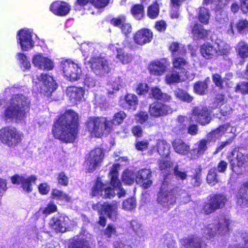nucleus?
Here are the masks:
<instances>
[{
  "label": "nucleus",
  "instance_id": "obj_12",
  "mask_svg": "<svg viewBox=\"0 0 248 248\" xmlns=\"http://www.w3.org/2000/svg\"><path fill=\"white\" fill-rule=\"evenodd\" d=\"M120 167L119 164H114L111 168L108 176L109 177V183L112 187L115 189H119L120 191L118 193V196L119 198L124 197L125 195V191L122 187L121 181L119 179L118 169Z\"/></svg>",
  "mask_w": 248,
  "mask_h": 248
},
{
  "label": "nucleus",
  "instance_id": "obj_41",
  "mask_svg": "<svg viewBox=\"0 0 248 248\" xmlns=\"http://www.w3.org/2000/svg\"><path fill=\"white\" fill-rule=\"evenodd\" d=\"M175 97L181 101L190 103L192 101L193 97L190 95L187 92L179 88L174 91Z\"/></svg>",
  "mask_w": 248,
  "mask_h": 248
},
{
  "label": "nucleus",
  "instance_id": "obj_39",
  "mask_svg": "<svg viewBox=\"0 0 248 248\" xmlns=\"http://www.w3.org/2000/svg\"><path fill=\"white\" fill-rule=\"evenodd\" d=\"M136 178V175L133 170L125 169L123 172L122 175V181L127 185H132L134 184Z\"/></svg>",
  "mask_w": 248,
  "mask_h": 248
},
{
  "label": "nucleus",
  "instance_id": "obj_34",
  "mask_svg": "<svg viewBox=\"0 0 248 248\" xmlns=\"http://www.w3.org/2000/svg\"><path fill=\"white\" fill-rule=\"evenodd\" d=\"M173 163L170 160H161L158 162L159 170L164 173L165 177L171 174L173 168Z\"/></svg>",
  "mask_w": 248,
  "mask_h": 248
},
{
  "label": "nucleus",
  "instance_id": "obj_31",
  "mask_svg": "<svg viewBox=\"0 0 248 248\" xmlns=\"http://www.w3.org/2000/svg\"><path fill=\"white\" fill-rule=\"evenodd\" d=\"M116 57L123 64L129 63L133 59L132 55L123 48L117 49Z\"/></svg>",
  "mask_w": 248,
  "mask_h": 248
},
{
  "label": "nucleus",
  "instance_id": "obj_61",
  "mask_svg": "<svg viewBox=\"0 0 248 248\" xmlns=\"http://www.w3.org/2000/svg\"><path fill=\"white\" fill-rule=\"evenodd\" d=\"M110 82H111L110 84L112 86V88L114 90H119L120 87H122L123 81L121 79L120 77L112 78Z\"/></svg>",
  "mask_w": 248,
  "mask_h": 248
},
{
  "label": "nucleus",
  "instance_id": "obj_9",
  "mask_svg": "<svg viewBox=\"0 0 248 248\" xmlns=\"http://www.w3.org/2000/svg\"><path fill=\"white\" fill-rule=\"evenodd\" d=\"M90 62L92 71L97 76L105 77L111 71L108 62L103 58H93Z\"/></svg>",
  "mask_w": 248,
  "mask_h": 248
},
{
  "label": "nucleus",
  "instance_id": "obj_64",
  "mask_svg": "<svg viewBox=\"0 0 248 248\" xmlns=\"http://www.w3.org/2000/svg\"><path fill=\"white\" fill-rule=\"evenodd\" d=\"M235 92H239L242 93H248V82L239 83L235 88Z\"/></svg>",
  "mask_w": 248,
  "mask_h": 248
},
{
  "label": "nucleus",
  "instance_id": "obj_35",
  "mask_svg": "<svg viewBox=\"0 0 248 248\" xmlns=\"http://www.w3.org/2000/svg\"><path fill=\"white\" fill-rule=\"evenodd\" d=\"M51 198L52 199L69 202L71 201V197L62 191L57 188L52 189L51 193Z\"/></svg>",
  "mask_w": 248,
  "mask_h": 248
},
{
  "label": "nucleus",
  "instance_id": "obj_22",
  "mask_svg": "<svg viewBox=\"0 0 248 248\" xmlns=\"http://www.w3.org/2000/svg\"><path fill=\"white\" fill-rule=\"evenodd\" d=\"M168 65L167 61L165 59H162L151 63L149 69L152 74L161 76L166 71Z\"/></svg>",
  "mask_w": 248,
  "mask_h": 248
},
{
  "label": "nucleus",
  "instance_id": "obj_33",
  "mask_svg": "<svg viewBox=\"0 0 248 248\" xmlns=\"http://www.w3.org/2000/svg\"><path fill=\"white\" fill-rule=\"evenodd\" d=\"M209 31L203 29V26L201 25L195 24L192 31V33L194 39L198 40L204 39L208 35Z\"/></svg>",
  "mask_w": 248,
  "mask_h": 248
},
{
  "label": "nucleus",
  "instance_id": "obj_42",
  "mask_svg": "<svg viewBox=\"0 0 248 248\" xmlns=\"http://www.w3.org/2000/svg\"><path fill=\"white\" fill-rule=\"evenodd\" d=\"M126 114L122 111L116 113L111 121H107V123H111L110 131L113 130L114 126L122 124L126 117Z\"/></svg>",
  "mask_w": 248,
  "mask_h": 248
},
{
  "label": "nucleus",
  "instance_id": "obj_38",
  "mask_svg": "<svg viewBox=\"0 0 248 248\" xmlns=\"http://www.w3.org/2000/svg\"><path fill=\"white\" fill-rule=\"evenodd\" d=\"M99 177H97L91 189V195L95 197L98 195H103V188L105 186Z\"/></svg>",
  "mask_w": 248,
  "mask_h": 248
},
{
  "label": "nucleus",
  "instance_id": "obj_18",
  "mask_svg": "<svg viewBox=\"0 0 248 248\" xmlns=\"http://www.w3.org/2000/svg\"><path fill=\"white\" fill-rule=\"evenodd\" d=\"M153 38V33L149 30L142 29L138 31L134 36V41L139 45L150 42Z\"/></svg>",
  "mask_w": 248,
  "mask_h": 248
},
{
  "label": "nucleus",
  "instance_id": "obj_11",
  "mask_svg": "<svg viewBox=\"0 0 248 248\" xmlns=\"http://www.w3.org/2000/svg\"><path fill=\"white\" fill-rule=\"evenodd\" d=\"M38 84L40 87V92L49 95L57 87L53 78L46 74H42L37 76Z\"/></svg>",
  "mask_w": 248,
  "mask_h": 248
},
{
  "label": "nucleus",
  "instance_id": "obj_29",
  "mask_svg": "<svg viewBox=\"0 0 248 248\" xmlns=\"http://www.w3.org/2000/svg\"><path fill=\"white\" fill-rule=\"evenodd\" d=\"M109 0H77L76 4V9L78 6H84L86 5L89 1H90L92 4L96 8L100 9L103 8L106 6Z\"/></svg>",
  "mask_w": 248,
  "mask_h": 248
},
{
  "label": "nucleus",
  "instance_id": "obj_16",
  "mask_svg": "<svg viewBox=\"0 0 248 248\" xmlns=\"http://www.w3.org/2000/svg\"><path fill=\"white\" fill-rule=\"evenodd\" d=\"M172 110L168 105L160 102L154 103L150 105L149 113L151 116L158 117L171 113Z\"/></svg>",
  "mask_w": 248,
  "mask_h": 248
},
{
  "label": "nucleus",
  "instance_id": "obj_30",
  "mask_svg": "<svg viewBox=\"0 0 248 248\" xmlns=\"http://www.w3.org/2000/svg\"><path fill=\"white\" fill-rule=\"evenodd\" d=\"M234 129L233 127H231L229 124H224L212 131L210 133V136L213 139H217L221 136L225 132L231 133L233 132Z\"/></svg>",
  "mask_w": 248,
  "mask_h": 248
},
{
  "label": "nucleus",
  "instance_id": "obj_54",
  "mask_svg": "<svg viewBox=\"0 0 248 248\" xmlns=\"http://www.w3.org/2000/svg\"><path fill=\"white\" fill-rule=\"evenodd\" d=\"M57 181L59 185L64 186H67L69 184V178L63 171L58 174Z\"/></svg>",
  "mask_w": 248,
  "mask_h": 248
},
{
  "label": "nucleus",
  "instance_id": "obj_5",
  "mask_svg": "<svg viewBox=\"0 0 248 248\" xmlns=\"http://www.w3.org/2000/svg\"><path fill=\"white\" fill-rule=\"evenodd\" d=\"M118 203L114 201L111 203L100 202L92 205L93 210L97 212L98 214H105L110 219L114 221L118 218Z\"/></svg>",
  "mask_w": 248,
  "mask_h": 248
},
{
  "label": "nucleus",
  "instance_id": "obj_36",
  "mask_svg": "<svg viewBox=\"0 0 248 248\" xmlns=\"http://www.w3.org/2000/svg\"><path fill=\"white\" fill-rule=\"evenodd\" d=\"M36 179L34 175H31L27 178L24 177L21 183L23 190L28 193H31L32 191V183H34Z\"/></svg>",
  "mask_w": 248,
  "mask_h": 248
},
{
  "label": "nucleus",
  "instance_id": "obj_26",
  "mask_svg": "<svg viewBox=\"0 0 248 248\" xmlns=\"http://www.w3.org/2000/svg\"><path fill=\"white\" fill-rule=\"evenodd\" d=\"M245 156H232L230 161L232 170L235 173H240V170L246 163Z\"/></svg>",
  "mask_w": 248,
  "mask_h": 248
},
{
  "label": "nucleus",
  "instance_id": "obj_17",
  "mask_svg": "<svg viewBox=\"0 0 248 248\" xmlns=\"http://www.w3.org/2000/svg\"><path fill=\"white\" fill-rule=\"evenodd\" d=\"M82 234L80 232L69 239L68 248H92L89 241L82 236Z\"/></svg>",
  "mask_w": 248,
  "mask_h": 248
},
{
  "label": "nucleus",
  "instance_id": "obj_10",
  "mask_svg": "<svg viewBox=\"0 0 248 248\" xmlns=\"http://www.w3.org/2000/svg\"><path fill=\"white\" fill-rule=\"evenodd\" d=\"M230 224L229 219L222 216L218 218L217 223L214 225L213 228L207 227L206 231L210 237H213L217 232L223 235L229 232Z\"/></svg>",
  "mask_w": 248,
  "mask_h": 248
},
{
  "label": "nucleus",
  "instance_id": "obj_21",
  "mask_svg": "<svg viewBox=\"0 0 248 248\" xmlns=\"http://www.w3.org/2000/svg\"><path fill=\"white\" fill-rule=\"evenodd\" d=\"M97 45L96 44L90 42L82 43L81 45V50L84 56L86 58L90 57V61L93 58L96 57L99 53L96 48Z\"/></svg>",
  "mask_w": 248,
  "mask_h": 248
},
{
  "label": "nucleus",
  "instance_id": "obj_4",
  "mask_svg": "<svg viewBox=\"0 0 248 248\" xmlns=\"http://www.w3.org/2000/svg\"><path fill=\"white\" fill-rule=\"evenodd\" d=\"M228 201L226 196L221 193H217L209 196L207 202L202 206V211L205 215H208L222 209L225 206Z\"/></svg>",
  "mask_w": 248,
  "mask_h": 248
},
{
  "label": "nucleus",
  "instance_id": "obj_25",
  "mask_svg": "<svg viewBox=\"0 0 248 248\" xmlns=\"http://www.w3.org/2000/svg\"><path fill=\"white\" fill-rule=\"evenodd\" d=\"M101 156H88L85 160L84 164L87 168L86 172H93L96 167L101 163L103 160Z\"/></svg>",
  "mask_w": 248,
  "mask_h": 248
},
{
  "label": "nucleus",
  "instance_id": "obj_47",
  "mask_svg": "<svg viewBox=\"0 0 248 248\" xmlns=\"http://www.w3.org/2000/svg\"><path fill=\"white\" fill-rule=\"evenodd\" d=\"M207 183L210 186H214L218 182L217 175L216 169H211L206 177Z\"/></svg>",
  "mask_w": 248,
  "mask_h": 248
},
{
  "label": "nucleus",
  "instance_id": "obj_57",
  "mask_svg": "<svg viewBox=\"0 0 248 248\" xmlns=\"http://www.w3.org/2000/svg\"><path fill=\"white\" fill-rule=\"evenodd\" d=\"M57 211V205L53 202H50L48 203L46 206L42 209V213L46 216H47L51 213L56 212Z\"/></svg>",
  "mask_w": 248,
  "mask_h": 248
},
{
  "label": "nucleus",
  "instance_id": "obj_52",
  "mask_svg": "<svg viewBox=\"0 0 248 248\" xmlns=\"http://www.w3.org/2000/svg\"><path fill=\"white\" fill-rule=\"evenodd\" d=\"M125 100L126 104L130 107L135 109L138 103L137 97L133 94H128L125 97Z\"/></svg>",
  "mask_w": 248,
  "mask_h": 248
},
{
  "label": "nucleus",
  "instance_id": "obj_46",
  "mask_svg": "<svg viewBox=\"0 0 248 248\" xmlns=\"http://www.w3.org/2000/svg\"><path fill=\"white\" fill-rule=\"evenodd\" d=\"M202 168L198 166L195 169L194 173L191 176V183L194 186H198L201 184Z\"/></svg>",
  "mask_w": 248,
  "mask_h": 248
},
{
  "label": "nucleus",
  "instance_id": "obj_3",
  "mask_svg": "<svg viewBox=\"0 0 248 248\" xmlns=\"http://www.w3.org/2000/svg\"><path fill=\"white\" fill-rule=\"evenodd\" d=\"M111 123H107L106 118L90 117L87 122L88 131L96 137H100L104 134L110 132Z\"/></svg>",
  "mask_w": 248,
  "mask_h": 248
},
{
  "label": "nucleus",
  "instance_id": "obj_8",
  "mask_svg": "<svg viewBox=\"0 0 248 248\" xmlns=\"http://www.w3.org/2000/svg\"><path fill=\"white\" fill-rule=\"evenodd\" d=\"M0 139L4 144L8 146H13L20 141L21 136L15 127H6L0 130Z\"/></svg>",
  "mask_w": 248,
  "mask_h": 248
},
{
  "label": "nucleus",
  "instance_id": "obj_32",
  "mask_svg": "<svg viewBox=\"0 0 248 248\" xmlns=\"http://www.w3.org/2000/svg\"><path fill=\"white\" fill-rule=\"evenodd\" d=\"M172 146L177 154H187L189 150V147L181 140L177 139L174 140Z\"/></svg>",
  "mask_w": 248,
  "mask_h": 248
},
{
  "label": "nucleus",
  "instance_id": "obj_20",
  "mask_svg": "<svg viewBox=\"0 0 248 248\" xmlns=\"http://www.w3.org/2000/svg\"><path fill=\"white\" fill-rule=\"evenodd\" d=\"M32 61L35 67L41 69L51 70L53 67V63L50 59L40 54L35 55Z\"/></svg>",
  "mask_w": 248,
  "mask_h": 248
},
{
  "label": "nucleus",
  "instance_id": "obj_50",
  "mask_svg": "<svg viewBox=\"0 0 248 248\" xmlns=\"http://www.w3.org/2000/svg\"><path fill=\"white\" fill-rule=\"evenodd\" d=\"M210 18L209 11L205 8H201L199 13V20L204 24H207Z\"/></svg>",
  "mask_w": 248,
  "mask_h": 248
},
{
  "label": "nucleus",
  "instance_id": "obj_24",
  "mask_svg": "<svg viewBox=\"0 0 248 248\" xmlns=\"http://www.w3.org/2000/svg\"><path fill=\"white\" fill-rule=\"evenodd\" d=\"M175 197L172 192L169 191H161L158 194L157 202L164 206L166 204H172L175 202Z\"/></svg>",
  "mask_w": 248,
  "mask_h": 248
},
{
  "label": "nucleus",
  "instance_id": "obj_53",
  "mask_svg": "<svg viewBox=\"0 0 248 248\" xmlns=\"http://www.w3.org/2000/svg\"><path fill=\"white\" fill-rule=\"evenodd\" d=\"M186 64V61L183 58H175L172 60L173 67L175 69H184Z\"/></svg>",
  "mask_w": 248,
  "mask_h": 248
},
{
  "label": "nucleus",
  "instance_id": "obj_51",
  "mask_svg": "<svg viewBox=\"0 0 248 248\" xmlns=\"http://www.w3.org/2000/svg\"><path fill=\"white\" fill-rule=\"evenodd\" d=\"M207 84L204 81H199L196 82L194 86V89L195 93L199 94H203L207 88Z\"/></svg>",
  "mask_w": 248,
  "mask_h": 248
},
{
  "label": "nucleus",
  "instance_id": "obj_49",
  "mask_svg": "<svg viewBox=\"0 0 248 248\" xmlns=\"http://www.w3.org/2000/svg\"><path fill=\"white\" fill-rule=\"evenodd\" d=\"M152 93L153 97L157 99L169 100L170 99V96L167 94L163 93L159 88L156 87L152 88Z\"/></svg>",
  "mask_w": 248,
  "mask_h": 248
},
{
  "label": "nucleus",
  "instance_id": "obj_60",
  "mask_svg": "<svg viewBox=\"0 0 248 248\" xmlns=\"http://www.w3.org/2000/svg\"><path fill=\"white\" fill-rule=\"evenodd\" d=\"M116 232L115 227L111 224H108L103 231V234L107 238H110L113 234Z\"/></svg>",
  "mask_w": 248,
  "mask_h": 248
},
{
  "label": "nucleus",
  "instance_id": "obj_23",
  "mask_svg": "<svg viewBox=\"0 0 248 248\" xmlns=\"http://www.w3.org/2000/svg\"><path fill=\"white\" fill-rule=\"evenodd\" d=\"M84 93V91L81 87H69L66 91V94L73 103L81 101Z\"/></svg>",
  "mask_w": 248,
  "mask_h": 248
},
{
  "label": "nucleus",
  "instance_id": "obj_62",
  "mask_svg": "<svg viewBox=\"0 0 248 248\" xmlns=\"http://www.w3.org/2000/svg\"><path fill=\"white\" fill-rule=\"evenodd\" d=\"M173 174L178 178L181 180H186L187 178V174L185 171H181L179 170V166L176 165L173 168Z\"/></svg>",
  "mask_w": 248,
  "mask_h": 248
},
{
  "label": "nucleus",
  "instance_id": "obj_56",
  "mask_svg": "<svg viewBox=\"0 0 248 248\" xmlns=\"http://www.w3.org/2000/svg\"><path fill=\"white\" fill-rule=\"evenodd\" d=\"M17 59L20 61L21 66L25 69H29L31 67L30 62L27 60V57L23 53H18L16 54Z\"/></svg>",
  "mask_w": 248,
  "mask_h": 248
},
{
  "label": "nucleus",
  "instance_id": "obj_2",
  "mask_svg": "<svg viewBox=\"0 0 248 248\" xmlns=\"http://www.w3.org/2000/svg\"><path fill=\"white\" fill-rule=\"evenodd\" d=\"M31 104L30 99L24 94L17 93L12 96L4 110L5 121L16 122L21 121L26 116Z\"/></svg>",
  "mask_w": 248,
  "mask_h": 248
},
{
  "label": "nucleus",
  "instance_id": "obj_14",
  "mask_svg": "<svg viewBox=\"0 0 248 248\" xmlns=\"http://www.w3.org/2000/svg\"><path fill=\"white\" fill-rule=\"evenodd\" d=\"M235 197L238 205L242 207H248V180L240 184Z\"/></svg>",
  "mask_w": 248,
  "mask_h": 248
},
{
  "label": "nucleus",
  "instance_id": "obj_43",
  "mask_svg": "<svg viewBox=\"0 0 248 248\" xmlns=\"http://www.w3.org/2000/svg\"><path fill=\"white\" fill-rule=\"evenodd\" d=\"M181 81L179 73L175 70L167 74L165 76V82L168 85L174 84Z\"/></svg>",
  "mask_w": 248,
  "mask_h": 248
},
{
  "label": "nucleus",
  "instance_id": "obj_58",
  "mask_svg": "<svg viewBox=\"0 0 248 248\" xmlns=\"http://www.w3.org/2000/svg\"><path fill=\"white\" fill-rule=\"evenodd\" d=\"M115 188L111 187L110 186H104L103 188L104 194L103 195H101L104 199H111L113 198L115 195Z\"/></svg>",
  "mask_w": 248,
  "mask_h": 248
},
{
  "label": "nucleus",
  "instance_id": "obj_40",
  "mask_svg": "<svg viewBox=\"0 0 248 248\" xmlns=\"http://www.w3.org/2000/svg\"><path fill=\"white\" fill-rule=\"evenodd\" d=\"M217 56L227 55L230 53L231 46L225 42L218 40L216 42Z\"/></svg>",
  "mask_w": 248,
  "mask_h": 248
},
{
  "label": "nucleus",
  "instance_id": "obj_28",
  "mask_svg": "<svg viewBox=\"0 0 248 248\" xmlns=\"http://www.w3.org/2000/svg\"><path fill=\"white\" fill-rule=\"evenodd\" d=\"M180 242L185 248H201L202 247L201 241L194 236L183 238L180 240Z\"/></svg>",
  "mask_w": 248,
  "mask_h": 248
},
{
  "label": "nucleus",
  "instance_id": "obj_6",
  "mask_svg": "<svg viewBox=\"0 0 248 248\" xmlns=\"http://www.w3.org/2000/svg\"><path fill=\"white\" fill-rule=\"evenodd\" d=\"M60 67L63 75L70 81L78 80L81 76V70L77 63L70 60H63L61 62Z\"/></svg>",
  "mask_w": 248,
  "mask_h": 248
},
{
  "label": "nucleus",
  "instance_id": "obj_1",
  "mask_svg": "<svg viewBox=\"0 0 248 248\" xmlns=\"http://www.w3.org/2000/svg\"><path fill=\"white\" fill-rule=\"evenodd\" d=\"M78 119V114L71 110L62 115L53 126L55 138L65 142H73L77 134Z\"/></svg>",
  "mask_w": 248,
  "mask_h": 248
},
{
  "label": "nucleus",
  "instance_id": "obj_13",
  "mask_svg": "<svg viewBox=\"0 0 248 248\" xmlns=\"http://www.w3.org/2000/svg\"><path fill=\"white\" fill-rule=\"evenodd\" d=\"M17 42L20 44L23 51H27L34 46V42L32 39L31 32L28 30H21L17 34Z\"/></svg>",
  "mask_w": 248,
  "mask_h": 248
},
{
  "label": "nucleus",
  "instance_id": "obj_27",
  "mask_svg": "<svg viewBox=\"0 0 248 248\" xmlns=\"http://www.w3.org/2000/svg\"><path fill=\"white\" fill-rule=\"evenodd\" d=\"M200 52L202 55L207 59H211L217 56V48L209 43L202 45Z\"/></svg>",
  "mask_w": 248,
  "mask_h": 248
},
{
  "label": "nucleus",
  "instance_id": "obj_48",
  "mask_svg": "<svg viewBox=\"0 0 248 248\" xmlns=\"http://www.w3.org/2000/svg\"><path fill=\"white\" fill-rule=\"evenodd\" d=\"M131 12L135 18L140 20L144 15L143 6L141 4H136L132 8Z\"/></svg>",
  "mask_w": 248,
  "mask_h": 248
},
{
  "label": "nucleus",
  "instance_id": "obj_63",
  "mask_svg": "<svg viewBox=\"0 0 248 248\" xmlns=\"http://www.w3.org/2000/svg\"><path fill=\"white\" fill-rule=\"evenodd\" d=\"M38 190L41 195H47L50 190V186L46 183H41L38 186Z\"/></svg>",
  "mask_w": 248,
  "mask_h": 248
},
{
  "label": "nucleus",
  "instance_id": "obj_19",
  "mask_svg": "<svg viewBox=\"0 0 248 248\" xmlns=\"http://www.w3.org/2000/svg\"><path fill=\"white\" fill-rule=\"evenodd\" d=\"M50 9L56 15L64 16L69 13L70 7L66 2L57 1L50 5Z\"/></svg>",
  "mask_w": 248,
  "mask_h": 248
},
{
  "label": "nucleus",
  "instance_id": "obj_7",
  "mask_svg": "<svg viewBox=\"0 0 248 248\" xmlns=\"http://www.w3.org/2000/svg\"><path fill=\"white\" fill-rule=\"evenodd\" d=\"M211 110L206 107H194L189 117L191 122H196L202 125L208 124L211 120Z\"/></svg>",
  "mask_w": 248,
  "mask_h": 248
},
{
  "label": "nucleus",
  "instance_id": "obj_44",
  "mask_svg": "<svg viewBox=\"0 0 248 248\" xmlns=\"http://www.w3.org/2000/svg\"><path fill=\"white\" fill-rule=\"evenodd\" d=\"M170 145L165 140H160L157 144V151L159 155H170Z\"/></svg>",
  "mask_w": 248,
  "mask_h": 248
},
{
  "label": "nucleus",
  "instance_id": "obj_15",
  "mask_svg": "<svg viewBox=\"0 0 248 248\" xmlns=\"http://www.w3.org/2000/svg\"><path fill=\"white\" fill-rule=\"evenodd\" d=\"M152 171L149 169H142L139 170L136 175L135 181L137 184H141L144 189H147L152 185L153 182L150 179Z\"/></svg>",
  "mask_w": 248,
  "mask_h": 248
},
{
  "label": "nucleus",
  "instance_id": "obj_59",
  "mask_svg": "<svg viewBox=\"0 0 248 248\" xmlns=\"http://www.w3.org/2000/svg\"><path fill=\"white\" fill-rule=\"evenodd\" d=\"M125 21V16L122 15L116 18H112L110 21V23L114 26L119 27L121 28V26L126 23Z\"/></svg>",
  "mask_w": 248,
  "mask_h": 248
},
{
  "label": "nucleus",
  "instance_id": "obj_55",
  "mask_svg": "<svg viewBox=\"0 0 248 248\" xmlns=\"http://www.w3.org/2000/svg\"><path fill=\"white\" fill-rule=\"evenodd\" d=\"M136 205V200L133 198H129L123 202V208L126 210H132L135 208Z\"/></svg>",
  "mask_w": 248,
  "mask_h": 248
},
{
  "label": "nucleus",
  "instance_id": "obj_37",
  "mask_svg": "<svg viewBox=\"0 0 248 248\" xmlns=\"http://www.w3.org/2000/svg\"><path fill=\"white\" fill-rule=\"evenodd\" d=\"M65 219V217L60 216L56 218L54 221L53 227L57 232H63L66 231L68 223Z\"/></svg>",
  "mask_w": 248,
  "mask_h": 248
},
{
  "label": "nucleus",
  "instance_id": "obj_45",
  "mask_svg": "<svg viewBox=\"0 0 248 248\" xmlns=\"http://www.w3.org/2000/svg\"><path fill=\"white\" fill-rule=\"evenodd\" d=\"M159 3H157L156 0L153 4L151 5L148 8L147 16L152 19L156 18L159 13Z\"/></svg>",
  "mask_w": 248,
  "mask_h": 248
}]
</instances>
